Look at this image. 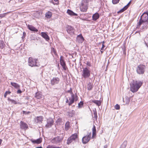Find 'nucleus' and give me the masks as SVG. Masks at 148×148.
<instances>
[{
	"label": "nucleus",
	"mask_w": 148,
	"mask_h": 148,
	"mask_svg": "<svg viewBox=\"0 0 148 148\" xmlns=\"http://www.w3.org/2000/svg\"><path fill=\"white\" fill-rule=\"evenodd\" d=\"M142 24L144 25L143 29H147V28L148 25V13L145 12L141 16L139 22L137 25L136 28H139Z\"/></svg>",
	"instance_id": "nucleus-1"
},
{
	"label": "nucleus",
	"mask_w": 148,
	"mask_h": 148,
	"mask_svg": "<svg viewBox=\"0 0 148 148\" xmlns=\"http://www.w3.org/2000/svg\"><path fill=\"white\" fill-rule=\"evenodd\" d=\"M143 82L139 80H133L130 83V90L133 93L137 91L143 84Z\"/></svg>",
	"instance_id": "nucleus-2"
},
{
	"label": "nucleus",
	"mask_w": 148,
	"mask_h": 148,
	"mask_svg": "<svg viewBox=\"0 0 148 148\" xmlns=\"http://www.w3.org/2000/svg\"><path fill=\"white\" fill-rule=\"evenodd\" d=\"M92 0H82L80 5V10L83 12H86L88 5V3Z\"/></svg>",
	"instance_id": "nucleus-3"
},
{
	"label": "nucleus",
	"mask_w": 148,
	"mask_h": 148,
	"mask_svg": "<svg viewBox=\"0 0 148 148\" xmlns=\"http://www.w3.org/2000/svg\"><path fill=\"white\" fill-rule=\"evenodd\" d=\"M38 61V60L37 59L30 57L29 58L28 63V65L31 67L39 66L40 64Z\"/></svg>",
	"instance_id": "nucleus-4"
},
{
	"label": "nucleus",
	"mask_w": 148,
	"mask_h": 148,
	"mask_svg": "<svg viewBox=\"0 0 148 148\" xmlns=\"http://www.w3.org/2000/svg\"><path fill=\"white\" fill-rule=\"evenodd\" d=\"M146 67L145 65L140 64L136 67V72L138 74L142 75L145 71Z\"/></svg>",
	"instance_id": "nucleus-5"
},
{
	"label": "nucleus",
	"mask_w": 148,
	"mask_h": 148,
	"mask_svg": "<svg viewBox=\"0 0 148 148\" xmlns=\"http://www.w3.org/2000/svg\"><path fill=\"white\" fill-rule=\"evenodd\" d=\"M63 138L60 136H57L51 140L52 143L59 145L62 141Z\"/></svg>",
	"instance_id": "nucleus-6"
},
{
	"label": "nucleus",
	"mask_w": 148,
	"mask_h": 148,
	"mask_svg": "<svg viewBox=\"0 0 148 148\" xmlns=\"http://www.w3.org/2000/svg\"><path fill=\"white\" fill-rule=\"evenodd\" d=\"M82 76L84 78L89 77L90 75V71L87 67L83 68Z\"/></svg>",
	"instance_id": "nucleus-7"
},
{
	"label": "nucleus",
	"mask_w": 148,
	"mask_h": 148,
	"mask_svg": "<svg viewBox=\"0 0 148 148\" xmlns=\"http://www.w3.org/2000/svg\"><path fill=\"white\" fill-rule=\"evenodd\" d=\"M91 136V133H90L88 134V135L83 137L82 139L83 143L85 144L87 143L90 140Z\"/></svg>",
	"instance_id": "nucleus-8"
},
{
	"label": "nucleus",
	"mask_w": 148,
	"mask_h": 148,
	"mask_svg": "<svg viewBox=\"0 0 148 148\" xmlns=\"http://www.w3.org/2000/svg\"><path fill=\"white\" fill-rule=\"evenodd\" d=\"M53 119L51 118H49L47 120V123L45 125V127L47 128H50L53 125L54 123Z\"/></svg>",
	"instance_id": "nucleus-9"
},
{
	"label": "nucleus",
	"mask_w": 148,
	"mask_h": 148,
	"mask_svg": "<svg viewBox=\"0 0 148 148\" xmlns=\"http://www.w3.org/2000/svg\"><path fill=\"white\" fill-rule=\"evenodd\" d=\"M60 62L61 65L64 70H66V64L64 60V58L62 56H61L60 57Z\"/></svg>",
	"instance_id": "nucleus-10"
},
{
	"label": "nucleus",
	"mask_w": 148,
	"mask_h": 148,
	"mask_svg": "<svg viewBox=\"0 0 148 148\" xmlns=\"http://www.w3.org/2000/svg\"><path fill=\"white\" fill-rule=\"evenodd\" d=\"M84 40V38L81 34L77 36L76 38V41L78 43H82L83 42Z\"/></svg>",
	"instance_id": "nucleus-11"
},
{
	"label": "nucleus",
	"mask_w": 148,
	"mask_h": 148,
	"mask_svg": "<svg viewBox=\"0 0 148 148\" xmlns=\"http://www.w3.org/2000/svg\"><path fill=\"white\" fill-rule=\"evenodd\" d=\"M60 81V79L58 77H54L51 80V84L52 85H53L56 84H58Z\"/></svg>",
	"instance_id": "nucleus-12"
},
{
	"label": "nucleus",
	"mask_w": 148,
	"mask_h": 148,
	"mask_svg": "<svg viewBox=\"0 0 148 148\" xmlns=\"http://www.w3.org/2000/svg\"><path fill=\"white\" fill-rule=\"evenodd\" d=\"M67 31L68 33L71 35H74V31L73 27L71 26H68L67 29Z\"/></svg>",
	"instance_id": "nucleus-13"
},
{
	"label": "nucleus",
	"mask_w": 148,
	"mask_h": 148,
	"mask_svg": "<svg viewBox=\"0 0 148 148\" xmlns=\"http://www.w3.org/2000/svg\"><path fill=\"white\" fill-rule=\"evenodd\" d=\"M41 35L43 38L46 40V41H48L49 40V36L46 33L42 32L41 33Z\"/></svg>",
	"instance_id": "nucleus-14"
},
{
	"label": "nucleus",
	"mask_w": 148,
	"mask_h": 148,
	"mask_svg": "<svg viewBox=\"0 0 148 148\" xmlns=\"http://www.w3.org/2000/svg\"><path fill=\"white\" fill-rule=\"evenodd\" d=\"M20 126L21 128L22 129H27L28 128L27 124L22 121L20 122Z\"/></svg>",
	"instance_id": "nucleus-15"
},
{
	"label": "nucleus",
	"mask_w": 148,
	"mask_h": 148,
	"mask_svg": "<svg viewBox=\"0 0 148 148\" xmlns=\"http://www.w3.org/2000/svg\"><path fill=\"white\" fill-rule=\"evenodd\" d=\"M92 138H94L96 134V130L95 126L94 125H93L92 128Z\"/></svg>",
	"instance_id": "nucleus-16"
},
{
	"label": "nucleus",
	"mask_w": 148,
	"mask_h": 148,
	"mask_svg": "<svg viewBox=\"0 0 148 148\" xmlns=\"http://www.w3.org/2000/svg\"><path fill=\"white\" fill-rule=\"evenodd\" d=\"M27 27L31 31L36 32L38 31V29L32 25H28L27 26Z\"/></svg>",
	"instance_id": "nucleus-17"
},
{
	"label": "nucleus",
	"mask_w": 148,
	"mask_h": 148,
	"mask_svg": "<svg viewBox=\"0 0 148 148\" xmlns=\"http://www.w3.org/2000/svg\"><path fill=\"white\" fill-rule=\"evenodd\" d=\"M34 144H40L42 142V139L39 138L36 139V140H34L33 139L30 140Z\"/></svg>",
	"instance_id": "nucleus-18"
},
{
	"label": "nucleus",
	"mask_w": 148,
	"mask_h": 148,
	"mask_svg": "<svg viewBox=\"0 0 148 148\" xmlns=\"http://www.w3.org/2000/svg\"><path fill=\"white\" fill-rule=\"evenodd\" d=\"M99 15L97 13L94 14L92 16V19L93 21H95L99 18Z\"/></svg>",
	"instance_id": "nucleus-19"
},
{
	"label": "nucleus",
	"mask_w": 148,
	"mask_h": 148,
	"mask_svg": "<svg viewBox=\"0 0 148 148\" xmlns=\"http://www.w3.org/2000/svg\"><path fill=\"white\" fill-rule=\"evenodd\" d=\"M73 140H74V134H73L70 138H69L67 142V144H69L71 142H72Z\"/></svg>",
	"instance_id": "nucleus-20"
},
{
	"label": "nucleus",
	"mask_w": 148,
	"mask_h": 148,
	"mask_svg": "<svg viewBox=\"0 0 148 148\" xmlns=\"http://www.w3.org/2000/svg\"><path fill=\"white\" fill-rule=\"evenodd\" d=\"M71 96L72 97V99L71 100L69 99L70 102L69 103V106L71 105L74 102V95L73 93H72Z\"/></svg>",
	"instance_id": "nucleus-21"
},
{
	"label": "nucleus",
	"mask_w": 148,
	"mask_h": 148,
	"mask_svg": "<svg viewBox=\"0 0 148 148\" xmlns=\"http://www.w3.org/2000/svg\"><path fill=\"white\" fill-rule=\"evenodd\" d=\"M42 96L40 94V93L38 92H36L35 95V97L39 99L42 98Z\"/></svg>",
	"instance_id": "nucleus-22"
},
{
	"label": "nucleus",
	"mask_w": 148,
	"mask_h": 148,
	"mask_svg": "<svg viewBox=\"0 0 148 148\" xmlns=\"http://www.w3.org/2000/svg\"><path fill=\"white\" fill-rule=\"evenodd\" d=\"M10 84L12 86H13L16 88H18L20 87L19 85L16 83L11 82Z\"/></svg>",
	"instance_id": "nucleus-23"
},
{
	"label": "nucleus",
	"mask_w": 148,
	"mask_h": 148,
	"mask_svg": "<svg viewBox=\"0 0 148 148\" xmlns=\"http://www.w3.org/2000/svg\"><path fill=\"white\" fill-rule=\"evenodd\" d=\"M52 15V13L49 11H48L45 14V16L48 18H50L51 17Z\"/></svg>",
	"instance_id": "nucleus-24"
},
{
	"label": "nucleus",
	"mask_w": 148,
	"mask_h": 148,
	"mask_svg": "<svg viewBox=\"0 0 148 148\" xmlns=\"http://www.w3.org/2000/svg\"><path fill=\"white\" fill-rule=\"evenodd\" d=\"M93 87V84L91 83H89L88 85V89L89 90H91Z\"/></svg>",
	"instance_id": "nucleus-25"
},
{
	"label": "nucleus",
	"mask_w": 148,
	"mask_h": 148,
	"mask_svg": "<svg viewBox=\"0 0 148 148\" xmlns=\"http://www.w3.org/2000/svg\"><path fill=\"white\" fill-rule=\"evenodd\" d=\"M37 120L38 121L37 122L39 123H42V121L43 120V117L42 116H40L39 117H37L36 118Z\"/></svg>",
	"instance_id": "nucleus-26"
},
{
	"label": "nucleus",
	"mask_w": 148,
	"mask_h": 148,
	"mask_svg": "<svg viewBox=\"0 0 148 148\" xmlns=\"http://www.w3.org/2000/svg\"><path fill=\"white\" fill-rule=\"evenodd\" d=\"M127 144V141H124L122 144L121 145L120 148H125Z\"/></svg>",
	"instance_id": "nucleus-27"
},
{
	"label": "nucleus",
	"mask_w": 148,
	"mask_h": 148,
	"mask_svg": "<svg viewBox=\"0 0 148 148\" xmlns=\"http://www.w3.org/2000/svg\"><path fill=\"white\" fill-rule=\"evenodd\" d=\"M78 130V128H77V129H76V131L77 132V133H75V141L77 140L78 138V134H79Z\"/></svg>",
	"instance_id": "nucleus-28"
},
{
	"label": "nucleus",
	"mask_w": 148,
	"mask_h": 148,
	"mask_svg": "<svg viewBox=\"0 0 148 148\" xmlns=\"http://www.w3.org/2000/svg\"><path fill=\"white\" fill-rule=\"evenodd\" d=\"M92 102L95 103L98 106L101 105V102L100 101L94 100Z\"/></svg>",
	"instance_id": "nucleus-29"
},
{
	"label": "nucleus",
	"mask_w": 148,
	"mask_h": 148,
	"mask_svg": "<svg viewBox=\"0 0 148 148\" xmlns=\"http://www.w3.org/2000/svg\"><path fill=\"white\" fill-rule=\"evenodd\" d=\"M70 127V123L69 122H67L66 123L65 125V130H69Z\"/></svg>",
	"instance_id": "nucleus-30"
},
{
	"label": "nucleus",
	"mask_w": 148,
	"mask_h": 148,
	"mask_svg": "<svg viewBox=\"0 0 148 148\" xmlns=\"http://www.w3.org/2000/svg\"><path fill=\"white\" fill-rule=\"evenodd\" d=\"M67 13L69 15H70L71 16H73L74 15V12L68 9L67 11Z\"/></svg>",
	"instance_id": "nucleus-31"
},
{
	"label": "nucleus",
	"mask_w": 148,
	"mask_h": 148,
	"mask_svg": "<svg viewBox=\"0 0 148 148\" xmlns=\"http://www.w3.org/2000/svg\"><path fill=\"white\" fill-rule=\"evenodd\" d=\"M83 101H81L78 104V108H81L82 107L83 105Z\"/></svg>",
	"instance_id": "nucleus-32"
},
{
	"label": "nucleus",
	"mask_w": 148,
	"mask_h": 148,
	"mask_svg": "<svg viewBox=\"0 0 148 148\" xmlns=\"http://www.w3.org/2000/svg\"><path fill=\"white\" fill-rule=\"evenodd\" d=\"M68 115L69 116V117H71L73 116L74 115V113L73 112V111H72V112L70 111L68 113Z\"/></svg>",
	"instance_id": "nucleus-33"
},
{
	"label": "nucleus",
	"mask_w": 148,
	"mask_h": 148,
	"mask_svg": "<svg viewBox=\"0 0 148 148\" xmlns=\"http://www.w3.org/2000/svg\"><path fill=\"white\" fill-rule=\"evenodd\" d=\"M5 46V44L4 43V42L3 41H2L0 43V48L1 49H3L4 46Z\"/></svg>",
	"instance_id": "nucleus-34"
},
{
	"label": "nucleus",
	"mask_w": 148,
	"mask_h": 148,
	"mask_svg": "<svg viewBox=\"0 0 148 148\" xmlns=\"http://www.w3.org/2000/svg\"><path fill=\"white\" fill-rule=\"evenodd\" d=\"M8 12L5 13H3L2 14H0V18H3L4 17H5V15L8 13Z\"/></svg>",
	"instance_id": "nucleus-35"
},
{
	"label": "nucleus",
	"mask_w": 148,
	"mask_h": 148,
	"mask_svg": "<svg viewBox=\"0 0 148 148\" xmlns=\"http://www.w3.org/2000/svg\"><path fill=\"white\" fill-rule=\"evenodd\" d=\"M8 100L9 101H11L12 103L15 104H17L18 103L16 102L14 100L11 99L9 98H8Z\"/></svg>",
	"instance_id": "nucleus-36"
},
{
	"label": "nucleus",
	"mask_w": 148,
	"mask_h": 148,
	"mask_svg": "<svg viewBox=\"0 0 148 148\" xmlns=\"http://www.w3.org/2000/svg\"><path fill=\"white\" fill-rule=\"evenodd\" d=\"M94 111V118L96 120L97 119V112L96 110L94 111Z\"/></svg>",
	"instance_id": "nucleus-37"
},
{
	"label": "nucleus",
	"mask_w": 148,
	"mask_h": 148,
	"mask_svg": "<svg viewBox=\"0 0 148 148\" xmlns=\"http://www.w3.org/2000/svg\"><path fill=\"white\" fill-rule=\"evenodd\" d=\"M120 0H112V3L113 4H115L118 3Z\"/></svg>",
	"instance_id": "nucleus-38"
},
{
	"label": "nucleus",
	"mask_w": 148,
	"mask_h": 148,
	"mask_svg": "<svg viewBox=\"0 0 148 148\" xmlns=\"http://www.w3.org/2000/svg\"><path fill=\"white\" fill-rule=\"evenodd\" d=\"M11 93V92L10 91H6L4 95V97L6 98V97L7 95H8V94H10Z\"/></svg>",
	"instance_id": "nucleus-39"
},
{
	"label": "nucleus",
	"mask_w": 148,
	"mask_h": 148,
	"mask_svg": "<svg viewBox=\"0 0 148 148\" xmlns=\"http://www.w3.org/2000/svg\"><path fill=\"white\" fill-rule=\"evenodd\" d=\"M104 42L103 41L102 42V47L101 49V50H104L106 49H104V48L105 47V46L104 45Z\"/></svg>",
	"instance_id": "nucleus-40"
},
{
	"label": "nucleus",
	"mask_w": 148,
	"mask_h": 148,
	"mask_svg": "<svg viewBox=\"0 0 148 148\" xmlns=\"http://www.w3.org/2000/svg\"><path fill=\"white\" fill-rule=\"evenodd\" d=\"M46 148H62L59 147H55L49 145Z\"/></svg>",
	"instance_id": "nucleus-41"
},
{
	"label": "nucleus",
	"mask_w": 148,
	"mask_h": 148,
	"mask_svg": "<svg viewBox=\"0 0 148 148\" xmlns=\"http://www.w3.org/2000/svg\"><path fill=\"white\" fill-rule=\"evenodd\" d=\"M115 108L116 110H119L120 109V106L118 104H116L115 106Z\"/></svg>",
	"instance_id": "nucleus-42"
},
{
	"label": "nucleus",
	"mask_w": 148,
	"mask_h": 148,
	"mask_svg": "<svg viewBox=\"0 0 148 148\" xmlns=\"http://www.w3.org/2000/svg\"><path fill=\"white\" fill-rule=\"evenodd\" d=\"M124 11H125V10L123 9V8L122 9H121L120 11H118L117 13H121V12H123Z\"/></svg>",
	"instance_id": "nucleus-43"
},
{
	"label": "nucleus",
	"mask_w": 148,
	"mask_h": 148,
	"mask_svg": "<svg viewBox=\"0 0 148 148\" xmlns=\"http://www.w3.org/2000/svg\"><path fill=\"white\" fill-rule=\"evenodd\" d=\"M23 114H28L29 113H30V112H26V111H23Z\"/></svg>",
	"instance_id": "nucleus-44"
},
{
	"label": "nucleus",
	"mask_w": 148,
	"mask_h": 148,
	"mask_svg": "<svg viewBox=\"0 0 148 148\" xmlns=\"http://www.w3.org/2000/svg\"><path fill=\"white\" fill-rule=\"evenodd\" d=\"M77 96L76 94H75V101H76L77 100Z\"/></svg>",
	"instance_id": "nucleus-45"
},
{
	"label": "nucleus",
	"mask_w": 148,
	"mask_h": 148,
	"mask_svg": "<svg viewBox=\"0 0 148 148\" xmlns=\"http://www.w3.org/2000/svg\"><path fill=\"white\" fill-rule=\"evenodd\" d=\"M17 92L18 94H20L22 92V91L20 89H19L17 90Z\"/></svg>",
	"instance_id": "nucleus-46"
},
{
	"label": "nucleus",
	"mask_w": 148,
	"mask_h": 148,
	"mask_svg": "<svg viewBox=\"0 0 148 148\" xmlns=\"http://www.w3.org/2000/svg\"><path fill=\"white\" fill-rule=\"evenodd\" d=\"M131 3V1H130L126 5V6H127V7H128L129 6H130V4Z\"/></svg>",
	"instance_id": "nucleus-47"
},
{
	"label": "nucleus",
	"mask_w": 148,
	"mask_h": 148,
	"mask_svg": "<svg viewBox=\"0 0 148 148\" xmlns=\"http://www.w3.org/2000/svg\"><path fill=\"white\" fill-rule=\"evenodd\" d=\"M86 64L87 66H91V64L90 62H87L86 63Z\"/></svg>",
	"instance_id": "nucleus-48"
},
{
	"label": "nucleus",
	"mask_w": 148,
	"mask_h": 148,
	"mask_svg": "<svg viewBox=\"0 0 148 148\" xmlns=\"http://www.w3.org/2000/svg\"><path fill=\"white\" fill-rule=\"evenodd\" d=\"M128 8V7H127V6H126V5L123 8V9L125 10V11Z\"/></svg>",
	"instance_id": "nucleus-49"
},
{
	"label": "nucleus",
	"mask_w": 148,
	"mask_h": 148,
	"mask_svg": "<svg viewBox=\"0 0 148 148\" xmlns=\"http://www.w3.org/2000/svg\"><path fill=\"white\" fill-rule=\"evenodd\" d=\"M53 52L54 54H55V55H56V51L54 49H53Z\"/></svg>",
	"instance_id": "nucleus-50"
},
{
	"label": "nucleus",
	"mask_w": 148,
	"mask_h": 148,
	"mask_svg": "<svg viewBox=\"0 0 148 148\" xmlns=\"http://www.w3.org/2000/svg\"><path fill=\"white\" fill-rule=\"evenodd\" d=\"M23 36H24V37H25L26 35L25 32H23Z\"/></svg>",
	"instance_id": "nucleus-51"
},
{
	"label": "nucleus",
	"mask_w": 148,
	"mask_h": 148,
	"mask_svg": "<svg viewBox=\"0 0 148 148\" xmlns=\"http://www.w3.org/2000/svg\"><path fill=\"white\" fill-rule=\"evenodd\" d=\"M108 147V145H106L104 146L103 148H107Z\"/></svg>",
	"instance_id": "nucleus-52"
},
{
	"label": "nucleus",
	"mask_w": 148,
	"mask_h": 148,
	"mask_svg": "<svg viewBox=\"0 0 148 148\" xmlns=\"http://www.w3.org/2000/svg\"><path fill=\"white\" fill-rule=\"evenodd\" d=\"M66 103H68L69 102V100L67 99H66Z\"/></svg>",
	"instance_id": "nucleus-53"
},
{
	"label": "nucleus",
	"mask_w": 148,
	"mask_h": 148,
	"mask_svg": "<svg viewBox=\"0 0 148 148\" xmlns=\"http://www.w3.org/2000/svg\"><path fill=\"white\" fill-rule=\"evenodd\" d=\"M2 140L0 139V145L1 144V142H2Z\"/></svg>",
	"instance_id": "nucleus-54"
},
{
	"label": "nucleus",
	"mask_w": 148,
	"mask_h": 148,
	"mask_svg": "<svg viewBox=\"0 0 148 148\" xmlns=\"http://www.w3.org/2000/svg\"><path fill=\"white\" fill-rule=\"evenodd\" d=\"M77 16V14L75 13V16Z\"/></svg>",
	"instance_id": "nucleus-55"
},
{
	"label": "nucleus",
	"mask_w": 148,
	"mask_h": 148,
	"mask_svg": "<svg viewBox=\"0 0 148 148\" xmlns=\"http://www.w3.org/2000/svg\"><path fill=\"white\" fill-rule=\"evenodd\" d=\"M36 148H42V147H37Z\"/></svg>",
	"instance_id": "nucleus-56"
},
{
	"label": "nucleus",
	"mask_w": 148,
	"mask_h": 148,
	"mask_svg": "<svg viewBox=\"0 0 148 148\" xmlns=\"http://www.w3.org/2000/svg\"><path fill=\"white\" fill-rule=\"evenodd\" d=\"M102 50H101V53H103V51H101Z\"/></svg>",
	"instance_id": "nucleus-57"
},
{
	"label": "nucleus",
	"mask_w": 148,
	"mask_h": 148,
	"mask_svg": "<svg viewBox=\"0 0 148 148\" xmlns=\"http://www.w3.org/2000/svg\"><path fill=\"white\" fill-rule=\"evenodd\" d=\"M55 1H57L58 0H53Z\"/></svg>",
	"instance_id": "nucleus-58"
},
{
	"label": "nucleus",
	"mask_w": 148,
	"mask_h": 148,
	"mask_svg": "<svg viewBox=\"0 0 148 148\" xmlns=\"http://www.w3.org/2000/svg\"><path fill=\"white\" fill-rule=\"evenodd\" d=\"M74 54H75V55H76V52H75Z\"/></svg>",
	"instance_id": "nucleus-59"
},
{
	"label": "nucleus",
	"mask_w": 148,
	"mask_h": 148,
	"mask_svg": "<svg viewBox=\"0 0 148 148\" xmlns=\"http://www.w3.org/2000/svg\"><path fill=\"white\" fill-rule=\"evenodd\" d=\"M148 38V37H147L146 38H145L146 39H147Z\"/></svg>",
	"instance_id": "nucleus-60"
},
{
	"label": "nucleus",
	"mask_w": 148,
	"mask_h": 148,
	"mask_svg": "<svg viewBox=\"0 0 148 148\" xmlns=\"http://www.w3.org/2000/svg\"><path fill=\"white\" fill-rule=\"evenodd\" d=\"M22 38H24V36H22Z\"/></svg>",
	"instance_id": "nucleus-61"
},
{
	"label": "nucleus",
	"mask_w": 148,
	"mask_h": 148,
	"mask_svg": "<svg viewBox=\"0 0 148 148\" xmlns=\"http://www.w3.org/2000/svg\"><path fill=\"white\" fill-rule=\"evenodd\" d=\"M71 57L72 58H73V56L72 55H71Z\"/></svg>",
	"instance_id": "nucleus-62"
},
{
	"label": "nucleus",
	"mask_w": 148,
	"mask_h": 148,
	"mask_svg": "<svg viewBox=\"0 0 148 148\" xmlns=\"http://www.w3.org/2000/svg\"><path fill=\"white\" fill-rule=\"evenodd\" d=\"M68 92H70V91L69 90V91H68Z\"/></svg>",
	"instance_id": "nucleus-63"
},
{
	"label": "nucleus",
	"mask_w": 148,
	"mask_h": 148,
	"mask_svg": "<svg viewBox=\"0 0 148 148\" xmlns=\"http://www.w3.org/2000/svg\"><path fill=\"white\" fill-rule=\"evenodd\" d=\"M1 23V21H0V24Z\"/></svg>",
	"instance_id": "nucleus-64"
}]
</instances>
